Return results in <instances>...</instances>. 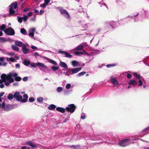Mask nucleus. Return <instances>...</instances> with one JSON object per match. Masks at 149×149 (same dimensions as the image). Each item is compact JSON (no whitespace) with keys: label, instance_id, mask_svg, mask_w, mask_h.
Listing matches in <instances>:
<instances>
[{"label":"nucleus","instance_id":"obj_1","mask_svg":"<svg viewBox=\"0 0 149 149\" xmlns=\"http://www.w3.org/2000/svg\"><path fill=\"white\" fill-rule=\"evenodd\" d=\"M16 75L15 74V72H12L9 73L8 75H6L4 74H3L1 76V78L6 81L7 80L9 81L10 83L13 82L14 80L13 78L15 77Z\"/></svg>","mask_w":149,"mask_h":149},{"label":"nucleus","instance_id":"obj_2","mask_svg":"<svg viewBox=\"0 0 149 149\" xmlns=\"http://www.w3.org/2000/svg\"><path fill=\"white\" fill-rule=\"evenodd\" d=\"M10 7L9 8V16H13L17 14V13L14 9H16L17 7V3L16 1L13 2L9 6Z\"/></svg>","mask_w":149,"mask_h":149},{"label":"nucleus","instance_id":"obj_3","mask_svg":"<svg viewBox=\"0 0 149 149\" xmlns=\"http://www.w3.org/2000/svg\"><path fill=\"white\" fill-rule=\"evenodd\" d=\"M81 69V67L74 68H68L67 69L66 72H64L63 73L65 74V75L69 76L70 75H72L74 74L78 73Z\"/></svg>","mask_w":149,"mask_h":149},{"label":"nucleus","instance_id":"obj_4","mask_svg":"<svg viewBox=\"0 0 149 149\" xmlns=\"http://www.w3.org/2000/svg\"><path fill=\"white\" fill-rule=\"evenodd\" d=\"M129 140L128 139H124L120 141L118 145L121 146H125L128 145L130 144Z\"/></svg>","mask_w":149,"mask_h":149},{"label":"nucleus","instance_id":"obj_5","mask_svg":"<svg viewBox=\"0 0 149 149\" xmlns=\"http://www.w3.org/2000/svg\"><path fill=\"white\" fill-rule=\"evenodd\" d=\"M76 108V107L74 104H71L68 105V107L65 108V110L67 111L72 113L74 112Z\"/></svg>","mask_w":149,"mask_h":149},{"label":"nucleus","instance_id":"obj_6","mask_svg":"<svg viewBox=\"0 0 149 149\" xmlns=\"http://www.w3.org/2000/svg\"><path fill=\"white\" fill-rule=\"evenodd\" d=\"M5 33L6 35L9 36H13L15 34L14 30L11 27L6 29L5 31Z\"/></svg>","mask_w":149,"mask_h":149},{"label":"nucleus","instance_id":"obj_7","mask_svg":"<svg viewBox=\"0 0 149 149\" xmlns=\"http://www.w3.org/2000/svg\"><path fill=\"white\" fill-rule=\"evenodd\" d=\"M2 108L3 110L6 111H8L13 109V106L12 105L7 104L5 105L4 102L2 103Z\"/></svg>","mask_w":149,"mask_h":149},{"label":"nucleus","instance_id":"obj_8","mask_svg":"<svg viewBox=\"0 0 149 149\" xmlns=\"http://www.w3.org/2000/svg\"><path fill=\"white\" fill-rule=\"evenodd\" d=\"M36 65L38 66H40L43 68H47V67L44 64L38 62L36 63H32L30 64L31 66L33 68H36Z\"/></svg>","mask_w":149,"mask_h":149},{"label":"nucleus","instance_id":"obj_9","mask_svg":"<svg viewBox=\"0 0 149 149\" xmlns=\"http://www.w3.org/2000/svg\"><path fill=\"white\" fill-rule=\"evenodd\" d=\"M61 14L65 18L67 19L70 18V15L68 12L65 10L61 9L60 10Z\"/></svg>","mask_w":149,"mask_h":149},{"label":"nucleus","instance_id":"obj_10","mask_svg":"<svg viewBox=\"0 0 149 149\" xmlns=\"http://www.w3.org/2000/svg\"><path fill=\"white\" fill-rule=\"evenodd\" d=\"M106 139H108V140H105L104 139V137H102L100 135H97L96 136H95V137H94L92 139H91L93 140H99L100 139H102V140H103L104 141H108L110 140V139H109V138L108 137V136H107L106 138Z\"/></svg>","mask_w":149,"mask_h":149},{"label":"nucleus","instance_id":"obj_11","mask_svg":"<svg viewBox=\"0 0 149 149\" xmlns=\"http://www.w3.org/2000/svg\"><path fill=\"white\" fill-rule=\"evenodd\" d=\"M29 45L28 44H24V46L22 47V50L24 54H27L29 51V49L28 47Z\"/></svg>","mask_w":149,"mask_h":149},{"label":"nucleus","instance_id":"obj_12","mask_svg":"<svg viewBox=\"0 0 149 149\" xmlns=\"http://www.w3.org/2000/svg\"><path fill=\"white\" fill-rule=\"evenodd\" d=\"M133 74L136 77V79L138 80V82L139 83L138 86H142L143 84V83L141 80V76L140 75H138L137 73L136 72H134Z\"/></svg>","mask_w":149,"mask_h":149},{"label":"nucleus","instance_id":"obj_13","mask_svg":"<svg viewBox=\"0 0 149 149\" xmlns=\"http://www.w3.org/2000/svg\"><path fill=\"white\" fill-rule=\"evenodd\" d=\"M58 53L62 54H64L65 57L67 58H71L72 57V56L70 54L66 52L63 51L60 49L59 50Z\"/></svg>","mask_w":149,"mask_h":149},{"label":"nucleus","instance_id":"obj_14","mask_svg":"<svg viewBox=\"0 0 149 149\" xmlns=\"http://www.w3.org/2000/svg\"><path fill=\"white\" fill-rule=\"evenodd\" d=\"M110 80L113 84V87H117L119 85V83L115 78L111 77Z\"/></svg>","mask_w":149,"mask_h":149},{"label":"nucleus","instance_id":"obj_15","mask_svg":"<svg viewBox=\"0 0 149 149\" xmlns=\"http://www.w3.org/2000/svg\"><path fill=\"white\" fill-rule=\"evenodd\" d=\"M74 54L77 55H79L81 54H85L88 56H89V54L88 53L86 52L84 50L82 52H75Z\"/></svg>","mask_w":149,"mask_h":149},{"label":"nucleus","instance_id":"obj_16","mask_svg":"<svg viewBox=\"0 0 149 149\" xmlns=\"http://www.w3.org/2000/svg\"><path fill=\"white\" fill-rule=\"evenodd\" d=\"M42 57V58H44L46 60L48 61L50 63L53 64L54 65H57V63L55 61H54L53 60H52L47 57L44 56Z\"/></svg>","mask_w":149,"mask_h":149},{"label":"nucleus","instance_id":"obj_17","mask_svg":"<svg viewBox=\"0 0 149 149\" xmlns=\"http://www.w3.org/2000/svg\"><path fill=\"white\" fill-rule=\"evenodd\" d=\"M115 23V22L113 21L106 22L105 23V26L108 27L111 26L113 28V26L114 24Z\"/></svg>","mask_w":149,"mask_h":149},{"label":"nucleus","instance_id":"obj_18","mask_svg":"<svg viewBox=\"0 0 149 149\" xmlns=\"http://www.w3.org/2000/svg\"><path fill=\"white\" fill-rule=\"evenodd\" d=\"M15 44L17 46L22 47L24 46V44H26L22 42L19 41H15Z\"/></svg>","mask_w":149,"mask_h":149},{"label":"nucleus","instance_id":"obj_19","mask_svg":"<svg viewBox=\"0 0 149 149\" xmlns=\"http://www.w3.org/2000/svg\"><path fill=\"white\" fill-rule=\"evenodd\" d=\"M35 31V29L34 28H32L30 29L29 31V36L31 38H33L34 35V32Z\"/></svg>","mask_w":149,"mask_h":149},{"label":"nucleus","instance_id":"obj_20","mask_svg":"<svg viewBox=\"0 0 149 149\" xmlns=\"http://www.w3.org/2000/svg\"><path fill=\"white\" fill-rule=\"evenodd\" d=\"M139 14V13H138L132 16H128L129 17H130V19H129V20H132L133 19H134V22H137L139 20V19H138L137 17H136L137 16V15H138Z\"/></svg>","mask_w":149,"mask_h":149},{"label":"nucleus","instance_id":"obj_21","mask_svg":"<svg viewBox=\"0 0 149 149\" xmlns=\"http://www.w3.org/2000/svg\"><path fill=\"white\" fill-rule=\"evenodd\" d=\"M137 83V82L136 80L134 79L130 80L128 82V84L130 85H132L133 86L136 85Z\"/></svg>","mask_w":149,"mask_h":149},{"label":"nucleus","instance_id":"obj_22","mask_svg":"<svg viewBox=\"0 0 149 149\" xmlns=\"http://www.w3.org/2000/svg\"><path fill=\"white\" fill-rule=\"evenodd\" d=\"M59 65L60 67L63 68H66L68 67L67 65L65 63L61 61H60Z\"/></svg>","mask_w":149,"mask_h":149},{"label":"nucleus","instance_id":"obj_23","mask_svg":"<svg viewBox=\"0 0 149 149\" xmlns=\"http://www.w3.org/2000/svg\"><path fill=\"white\" fill-rule=\"evenodd\" d=\"M65 108H64L61 107H58L56 108V110L59 112L62 113H64L65 111Z\"/></svg>","mask_w":149,"mask_h":149},{"label":"nucleus","instance_id":"obj_24","mask_svg":"<svg viewBox=\"0 0 149 149\" xmlns=\"http://www.w3.org/2000/svg\"><path fill=\"white\" fill-rule=\"evenodd\" d=\"M26 144L31 146L32 148H35L36 147L35 144H34L32 142L30 141L27 142Z\"/></svg>","mask_w":149,"mask_h":149},{"label":"nucleus","instance_id":"obj_25","mask_svg":"<svg viewBox=\"0 0 149 149\" xmlns=\"http://www.w3.org/2000/svg\"><path fill=\"white\" fill-rule=\"evenodd\" d=\"M30 61L29 60L24 59L23 63L24 65L26 66H28L30 64Z\"/></svg>","mask_w":149,"mask_h":149},{"label":"nucleus","instance_id":"obj_26","mask_svg":"<svg viewBox=\"0 0 149 149\" xmlns=\"http://www.w3.org/2000/svg\"><path fill=\"white\" fill-rule=\"evenodd\" d=\"M71 64L74 67H78L79 65V63L75 61H72L71 62Z\"/></svg>","mask_w":149,"mask_h":149},{"label":"nucleus","instance_id":"obj_27","mask_svg":"<svg viewBox=\"0 0 149 149\" xmlns=\"http://www.w3.org/2000/svg\"><path fill=\"white\" fill-rule=\"evenodd\" d=\"M56 107V106L53 104L50 105L48 107V109L50 110H54Z\"/></svg>","mask_w":149,"mask_h":149},{"label":"nucleus","instance_id":"obj_28","mask_svg":"<svg viewBox=\"0 0 149 149\" xmlns=\"http://www.w3.org/2000/svg\"><path fill=\"white\" fill-rule=\"evenodd\" d=\"M15 74H16V75L15 77H14L15 78V80L17 81H19L21 79V78L20 77L18 76L17 74L15 73Z\"/></svg>","mask_w":149,"mask_h":149},{"label":"nucleus","instance_id":"obj_29","mask_svg":"<svg viewBox=\"0 0 149 149\" xmlns=\"http://www.w3.org/2000/svg\"><path fill=\"white\" fill-rule=\"evenodd\" d=\"M72 92V90H66L64 91L63 94L65 96H67L69 95Z\"/></svg>","mask_w":149,"mask_h":149},{"label":"nucleus","instance_id":"obj_30","mask_svg":"<svg viewBox=\"0 0 149 149\" xmlns=\"http://www.w3.org/2000/svg\"><path fill=\"white\" fill-rule=\"evenodd\" d=\"M12 48L13 49L16 51H18L19 49V48L16 45H12Z\"/></svg>","mask_w":149,"mask_h":149},{"label":"nucleus","instance_id":"obj_31","mask_svg":"<svg viewBox=\"0 0 149 149\" xmlns=\"http://www.w3.org/2000/svg\"><path fill=\"white\" fill-rule=\"evenodd\" d=\"M84 48V47L82 45H79L77 46L75 48V50H80Z\"/></svg>","mask_w":149,"mask_h":149},{"label":"nucleus","instance_id":"obj_32","mask_svg":"<svg viewBox=\"0 0 149 149\" xmlns=\"http://www.w3.org/2000/svg\"><path fill=\"white\" fill-rule=\"evenodd\" d=\"M14 98V95L12 93H10L8 94L7 98L9 100H11Z\"/></svg>","mask_w":149,"mask_h":149},{"label":"nucleus","instance_id":"obj_33","mask_svg":"<svg viewBox=\"0 0 149 149\" xmlns=\"http://www.w3.org/2000/svg\"><path fill=\"white\" fill-rule=\"evenodd\" d=\"M6 28V26L4 24H2L1 26H0V30L4 31L6 30L5 29Z\"/></svg>","mask_w":149,"mask_h":149},{"label":"nucleus","instance_id":"obj_34","mask_svg":"<svg viewBox=\"0 0 149 149\" xmlns=\"http://www.w3.org/2000/svg\"><path fill=\"white\" fill-rule=\"evenodd\" d=\"M20 32L22 34L25 35L26 34V30L23 28H22L20 30Z\"/></svg>","mask_w":149,"mask_h":149},{"label":"nucleus","instance_id":"obj_35","mask_svg":"<svg viewBox=\"0 0 149 149\" xmlns=\"http://www.w3.org/2000/svg\"><path fill=\"white\" fill-rule=\"evenodd\" d=\"M33 15L34 17L32 18H31L30 19V21L33 22H35L36 21V17L35 15Z\"/></svg>","mask_w":149,"mask_h":149},{"label":"nucleus","instance_id":"obj_36","mask_svg":"<svg viewBox=\"0 0 149 149\" xmlns=\"http://www.w3.org/2000/svg\"><path fill=\"white\" fill-rule=\"evenodd\" d=\"M59 66H52L51 67V69L54 71H56L59 69Z\"/></svg>","mask_w":149,"mask_h":149},{"label":"nucleus","instance_id":"obj_37","mask_svg":"<svg viewBox=\"0 0 149 149\" xmlns=\"http://www.w3.org/2000/svg\"><path fill=\"white\" fill-rule=\"evenodd\" d=\"M126 74H127L126 75L128 79H130L131 77V74H130V71H128L126 72H125Z\"/></svg>","mask_w":149,"mask_h":149},{"label":"nucleus","instance_id":"obj_38","mask_svg":"<svg viewBox=\"0 0 149 149\" xmlns=\"http://www.w3.org/2000/svg\"><path fill=\"white\" fill-rule=\"evenodd\" d=\"M23 15L24 16V17H21V18L22 19L24 22H25L28 19L25 14H24Z\"/></svg>","mask_w":149,"mask_h":149},{"label":"nucleus","instance_id":"obj_39","mask_svg":"<svg viewBox=\"0 0 149 149\" xmlns=\"http://www.w3.org/2000/svg\"><path fill=\"white\" fill-rule=\"evenodd\" d=\"M19 93L18 92H15L14 94V98H16L17 97H18L19 95Z\"/></svg>","mask_w":149,"mask_h":149},{"label":"nucleus","instance_id":"obj_40","mask_svg":"<svg viewBox=\"0 0 149 149\" xmlns=\"http://www.w3.org/2000/svg\"><path fill=\"white\" fill-rule=\"evenodd\" d=\"M71 147L73 148L74 149H78L80 148L79 145H72L71 146Z\"/></svg>","mask_w":149,"mask_h":149},{"label":"nucleus","instance_id":"obj_41","mask_svg":"<svg viewBox=\"0 0 149 149\" xmlns=\"http://www.w3.org/2000/svg\"><path fill=\"white\" fill-rule=\"evenodd\" d=\"M47 5H48L44 2V3L43 4H40V6L41 7H42L43 8H45Z\"/></svg>","mask_w":149,"mask_h":149},{"label":"nucleus","instance_id":"obj_42","mask_svg":"<svg viewBox=\"0 0 149 149\" xmlns=\"http://www.w3.org/2000/svg\"><path fill=\"white\" fill-rule=\"evenodd\" d=\"M86 73V72H81L78 73L77 74V76H78V77L81 76L83 75H84V74H85Z\"/></svg>","mask_w":149,"mask_h":149},{"label":"nucleus","instance_id":"obj_43","mask_svg":"<svg viewBox=\"0 0 149 149\" xmlns=\"http://www.w3.org/2000/svg\"><path fill=\"white\" fill-rule=\"evenodd\" d=\"M7 40L4 37H0V42H4L6 41Z\"/></svg>","mask_w":149,"mask_h":149},{"label":"nucleus","instance_id":"obj_44","mask_svg":"<svg viewBox=\"0 0 149 149\" xmlns=\"http://www.w3.org/2000/svg\"><path fill=\"white\" fill-rule=\"evenodd\" d=\"M63 89L62 87H59L57 88V91L58 93H60L62 91Z\"/></svg>","mask_w":149,"mask_h":149},{"label":"nucleus","instance_id":"obj_45","mask_svg":"<svg viewBox=\"0 0 149 149\" xmlns=\"http://www.w3.org/2000/svg\"><path fill=\"white\" fill-rule=\"evenodd\" d=\"M43 98L42 97H38L37 99V101L39 103L42 102L43 101Z\"/></svg>","mask_w":149,"mask_h":149},{"label":"nucleus","instance_id":"obj_46","mask_svg":"<svg viewBox=\"0 0 149 149\" xmlns=\"http://www.w3.org/2000/svg\"><path fill=\"white\" fill-rule=\"evenodd\" d=\"M22 97L21 95H19L18 97H17V98H16V100L18 101H21L22 99Z\"/></svg>","mask_w":149,"mask_h":149},{"label":"nucleus","instance_id":"obj_47","mask_svg":"<svg viewBox=\"0 0 149 149\" xmlns=\"http://www.w3.org/2000/svg\"><path fill=\"white\" fill-rule=\"evenodd\" d=\"M17 20L18 22L20 23L22 22L23 20L21 18V17L19 16L17 17Z\"/></svg>","mask_w":149,"mask_h":149},{"label":"nucleus","instance_id":"obj_48","mask_svg":"<svg viewBox=\"0 0 149 149\" xmlns=\"http://www.w3.org/2000/svg\"><path fill=\"white\" fill-rule=\"evenodd\" d=\"M34 14H33V15H35L36 16V15H39V11L37 9H34Z\"/></svg>","mask_w":149,"mask_h":149},{"label":"nucleus","instance_id":"obj_49","mask_svg":"<svg viewBox=\"0 0 149 149\" xmlns=\"http://www.w3.org/2000/svg\"><path fill=\"white\" fill-rule=\"evenodd\" d=\"M33 13L32 12H30L29 13H28L27 15H25L27 19H28L29 17L32 16Z\"/></svg>","mask_w":149,"mask_h":149},{"label":"nucleus","instance_id":"obj_50","mask_svg":"<svg viewBox=\"0 0 149 149\" xmlns=\"http://www.w3.org/2000/svg\"><path fill=\"white\" fill-rule=\"evenodd\" d=\"M30 10V9L29 8L26 7L23 10V12L24 13H26L29 11Z\"/></svg>","mask_w":149,"mask_h":149},{"label":"nucleus","instance_id":"obj_51","mask_svg":"<svg viewBox=\"0 0 149 149\" xmlns=\"http://www.w3.org/2000/svg\"><path fill=\"white\" fill-rule=\"evenodd\" d=\"M87 28V25L86 24H85L82 26V29L83 30H86Z\"/></svg>","mask_w":149,"mask_h":149},{"label":"nucleus","instance_id":"obj_52","mask_svg":"<svg viewBox=\"0 0 149 149\" xmlns=\"http://www.w3.org/2000/svg\"><path fill=\"white\" fill-rule=\"evenodd\" d=\"M7 64V63L6 62H3L2 63L0 62V66H6Z\"/></svg>","mask_w":149,"mask_h":149},{"label":"nucleus","instance_id":"obj_53","mask_svg":"<svg viewBox=\"0 0 149 149\" xmlns=\"http://www.w3.org/2000/svg\"><path fill=\"white\" fill-rule=\"evenodd\" d=\"M71 86V84H67L65 86V88L67 89H69L70 88Z\"/></svg>","mask_w":149,"mask_h":149},{"label":"nucleus","instance_id":"obj_54","mask_svg":"<svg viewBox=\"0 0 149 149\" xmlns=\"http://www.w3.org/2000/svg\"><path fill=\"white\" fill-rule=\"evenodd\" d=\"M34 56H35L36 57L37 56H40L42 57V56H41L37 52H35L34 54Z\"/></svg>","mask_w":149,"mask_h":149},{"label":"nucleus","instance_id":"obj_55","mask_svg":"<svg viewBox=\"0 0 149 149\" xmlns=\"http://www.w3.org/2000/svg\"><path fill=\"white\" fill-rule=\"evenodd\" d=\"M4 82L5 83V85L7 86H8L9 85L10 83H11L10 82H9V81H4Z\"/></svg>","mask_w":149,"mask_h":149},{"label":"nucleus","instance_id":"obj_56","mask_svg":"<svg viewBox=\"0 0 149 149\" xmlns=\"http://www.w3.org/2000/svg\"><path fill=\"white\" fill-rule=\"evenodd\" d=\"M116 65L115 64H107V67L108 68H110L112 66H114Z\"/></svg>","mask_w":149,"mask_h":149},{"label":"nucleus","instance_id":"obj_57","mask_svg":"<svg viewBox=\"0 0 149 149\" xmlns=\"http://www.w3.org/2000/svg\"><path fill=\"white\" fill-rule=\"evenodd\" d=\"M81 119H85L86 118V116L85 114L84 113H82L81 116Z\"/></svg>","mask_w":149,"mask_h":149},{"label":"nucleus","instance_id":"obj_58","mask_svg":"<svg viewBox=\"0 0 149 149\" xmlns=\"http://www.w3.org/2000/svg\"><path fill=\"white\" fill-rule=\"evenodd\" d=\"M34 98L33 97H30L29 99V101L30 102H33L34 101Z\"/></svg>","mask_w":149,"mask_h":149},{"label":"nucleus","instance_id":"obj_59","mask_svg":"<svg viewBox=\"0 0 149 149\" xmlns=\"http://www.w3.org/2000/svg\"><path fill=\"white\" fill-rule=\"evenodd\" d=\"M28 100V99L25 98L22 99L21 102H25Z\"/></svg>","mask_w":149,"mask_h":149},{"label":"nucleus","instance_id":"obj_60","mask_svg":"<svg viewBox=\"0 0 149 149\" xmlns=\"http://www.w3.org/2000/svg\"><path fill=\"white\" fill-rule=\"evenodd\" d=\"M6 59V58L4 57H0V61L1 62H2L4 61Z\"/></svg>","mask_w":149,"mask_h":149},{"label":"nucleus","instance_id":"obj_61","mask_svg":"<svg viewBox=\"0 0 149 149\" xmlns=\"http://www.w3.org/2000/svg\"><path fill=\"white\" fill-rule=\"evenodd\" d=\"M51 0H44V2L48 5Z\"/></svg>","mask_w":149,"mask_h":149},{"label":"nucleus","instance_id":"obj_62","mask_svg":"<svg viewBox=\"0 0 149 149\" xmlns=\"http://www.w3.org/2000/svg\"><path fill=\"white\" fill-rule=\"evenodd\" d=\"M88 147L86 146H84L81 147L80 148L81 149H88Z\"/></svg>","mask_w":149,"mask_h":149},{"label":"nucleus","instance_id":"obj_63","mask_svg":"<svg viewBox=\"0 0 149 149\" xmlns=\"http://www.w3.org/2000/svg\"><path fill=\"white\" fill-rule=\"evenodd\" d=\"M13 86H17L19 85V83L17 82H14L13 84Z\"/></svg>","mask_w":149,"mask_h":149},{"label":"nucleus","instance_id":"obj_64","mask_svg":"<svg viewBox=\"0 0 149 149\" xmlns=\"http://www.w3.org/2000/svg\"><path fill=\"white\" fill-rule=\"evenodd\" d=\"M15 67L17 68H20V65L19 63L16 64L15 65Z\"/></svg>","mask_w":149,"mask_h":149}]
</instances>
